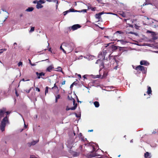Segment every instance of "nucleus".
<instances>
[{"label":"nucleus","mask_w":158,"mask_h":158,"mask_svg":"<svg viewBox=\"0 0 158 158\" xmlns=\"http://www.w3.org/2000/svg\"><path fill=\"white\" fill-rule=\"evenodd\" d=\"M62 45L65 46V49L68 53L72 52L75 47L74 44L72 42L64 43Z\"/></svg>","instance_id":"nucleus-1"},{"label":"nucleus","mask_w":158,"mask_h":158,"mask_svg":"<svg viewBox=\"0 0 158 158\" xmlns=\"http://www.w3.org/2000/svg\"><path fill=\"white\" fill-rule=\"evenodd\" d=\"M8 123H9L8 117L7 116H6L2 119L0 124V128L2 131H3L5 130V128L6 124Z\"/></svg>","instance_id":"nucleus-2"},{"label":"nucleus","mask_w":158,"mask_h":158,"mask_svg":"<svg viewBox=\"0 0 158 158\" xmlns=\"http://www.w3.org/2000/svg\"><path fill=\"white\" fill-rule=\"evenodd\" d=\"M108 46H109L108 47V48L109 49L108 50H107V52H108V56L109 59H110V56L111 55L110 52L113 51L114 50H115L117 49V46L114 45L112 44L111 43H109L107 44V46H106L107 47Z\"/></svg>","instance_id":"nucleus-3"},{"label":"nucleus","mask_w":158,"mask_h":158,"mask_svg":"<svg viewBox=\"0 0 158 158\" xmlns=\"http://www.w3.org/2000/svg\"><path fill=\"white\" fill-rule=\"evenodd\" d=\"M108 54V52H107L106 50H104L103 51V52H101L99 54L98 56V57L99 58V60H101L102 61L104 60V61L107 60V58H106L105 59V56L107 54Z\"/></svg>","instance_id":"nucleus-4"},{"label":"nucleus","mask_w":158,"mask_h":158,"mask_svg":"<svg viewBox=\"0 0 158 158\" xmlns=\"http://www.w3.org/2000/svg\"><path fill=\"white\" fill-rule=\"evenodd\" d=\"M6 111V109L5 108H3L2 109L0 110V120L4 116V114L5 113H6V116L8 117V116L7 115L10 114L11 112L8 111Z\"/></svg>","instance_id":"nucleus-5"},{"label":"nucleus","mask_w":158,"mask_h":158,"mask_svg":"<svg viewBox=\"0 0 158 158\" xmlns=\"http://www.w3.org/2000/svg\"><path fill=\"white\" fill-rule=\"evenodd\" d=\"M135 69L137 71H141L143 73H146V68L141 65H138L135 68Z\"/></svg>","instance_id":"nucleus-6"},{"label":"nucleus","mask_w":158,"mask_h":158,"mask_svg":"<svg viewBox=\"0 0 158 158\" xmlns=\"http://www.w3.org/2000/svg\"><path fill=\"white\" fill-rule=\"evenodd\" d=\"M110 61H108V60L106 61H104V62H102L100 64V70L99 71H101V70L103 69L104 67V65L105 64V66L106 67H109V63Z\"/></svg>","instance_id":"nucleus-7"},{"label":"nucleus","mask_w":158,"mask_h":158,"mask_svg":"<svg viewBox=\"0 0 158 158\" xmlns=\"http://www.w3.org/2000/svg\"><path fill=\"white\" fill-rule=\"evenodd\" d=\"M81 27V26L79 24H75L73 25L72 27H68L69 30H72L73 31H74L77 29L78 28Z\"/></svg>","instance_id":"nucleus-8"},{"label":"nucleus","mask_w":158,"mask_h":158,"mask_svg":"<svg viewBox=\"0 0 158 158\" xmlns=\"http://www.w3.org/2000/svg\"><path fill=\"white\" fill-rule=\"evenodd\" d=\"M36 75L37 76V78L38 79H40L41 78L44 79L42 77V76H44L45 75V73L43 72H41L40 73H39L38 72H36Z\"/></svg>","instance_id":"nucleus-9"},{"label":"nucleus","mask_w":158,"mask_h":158,"mask_svg":"<svg viewBox=\"0 0 158 158\" xmlns=\"http://www.w3.org/2000/svg\"><path fill=\"white\" fill-rule=\"evenodd\" d=\"M140 63L141 65H144L145 66H148L149 64V63L147 61L144 60L141 61Z\"/></svg>","instance_id":"nucleus-10"},{"label":"nucleus","mask_w":158,"mask_h":158,"mask_svg":"<svg viewBox=\"0 0 158 158\" xmlns=\"http://www.w3.org/2000/svg\"><path fill=\"white\" fill-rule=\"evenodd\" d=\"M74 106L71 107V108H68V107H67L66 109V110H74L76 109L77 106V103H76V104L73 105Z\"/></svg>","instance_id":"nucleus-11"},{"label":"nucleus","mask_w":158,"mask_h":158,"mask_svg":"<svg viewBox=\"0 0 158 158\" xmlns=\"http://www.w3.org/2000/svg\"><path fill=\"white\" fill-rule=\"evenodd\" d=\"M104 14L103 12H102L98 14H96L95 15V18L99 19L101 18V15Z\"/></svg>","instance_id":"nucleus-12"},{"label":"nucleus","mask_w":158,"mask_h":158,"mask_svg":"<svg viewBox=\"0 0 158 158\" xmlns=\"http://www.w3.org/2000/svg\"><path fill=\"white\" fill-rule=\"evenodd\" d=\"M54 68L53 65H51L48 67L46 69V72H50Z\"/></svg>","instance_id":"nucleus-13"},{"label":"nucleus","mask_w":158,"mask_h":158,"mask_svg":"<svg viewBox=\"0 0 158 158\" xmlns=\"http://www.w3.org/2000/svg\"><path fill=\"white\" fill-rule=\"evenodd\" d=\"M68 98L69 100H70L73 102V105L76 104V103H75V99L73 98H72L71 96H68Z\"/></svg>","instance_id":"nucleus-14"},{"label":"nucleus","mask_w":158,"mask_h":158,"mask_svg":"<svg viewBox=\"0 0 158 158\" xmlns=\"http://www.w3.org/2000/svg\"><path fill=\"white\" fill-rule=\"evenodd\" d=\"M145 158H151L150 154L148 152H146L144 154Z\"/></svg>","instance_id":"nucleus-15"},{"label":"nucleus","mask_w":158,"mask_h":158,"mask_svg":"<svg viewBox=\"0 0 158 158\" xmlns=\"http://www.w3.org/2000/svg\"><path fill=\"white\" fill-rule=\"evenodd\" d=\"M152 90L151 87L150 86H148V90L147 91V94L149 95L150 94H151L152 93Z\"/></svg>","instance_id":"nucleus-16"},{"label":"nucleus","mask_w":158,"mask_h":158,"mask_svg":"<svg viewBox=\"0 0 158 158\" xmlns=\"http://www.w3.org/2000/svg\"><path fill=\"white\" fill-rule=\"evenodd\" d=\"M43 7V6L41 5V3H39V2H38L37 3V5H36V7L37 9H39L40 8H42Z\"/></svg>","instance_id":"nucleus-17"},{"label":"nucleus","mask_w":158,"mask_h":158,"mask_svg":"<svg viewBox=\"0 0 158 158\" xmlns=\"http://www.w3.org/2000/svg\"><path fill=\"white\" fill-rule=\"evenodd\" d=\"M97 156H98V155L96 153H93V152H92L90 153V155H89V156L90 158L94 157Z\"/></svg>","instance_id":"nucleus-18"},{"label":"nucleus","mask_w":158,"mask_h":158,"mask_svg":"<svg viewBox=\"0 0 158 158\" xmlns=\"http://www.w3.org/2000/svg\"><path fill=\"white\" fill-rule=\"evenodd\" d=\"M69 11L70 12H81V11H78V10H76L73 8H71L69 10Z\"/></svg>","instance_id":"nucleus-19"},{"label":"nucleus","mask_w":158,"mask_h":158,"mask_svg":"<svg viewBox=\"0 0 158 158\" xmlns=\"http://www.w3.org/2000/svg\"><path fill=\"white\" fill-rule=\"evenodd\" d=\"M80 153L79 152H73V156L76 157L78 156L79 155Z\"/></svg>","instance_id":"nucleus-20"},{"label":"nucleus","mask_w":158,"mask_h":158,"mask_svg":"<svg viewBox=\"0 0 158 158\" xmlns=\"http://www.w3.org/2000/svg\"><path fill=\"white\" fill-rule=\"evenodd\" d=\"M107 73H108V72L107 71H104V72H103V75L102 76V78H105L107 76Z\"/></svg>","instance_id":"nucleus-21"},{"label":"nucleus","mask_w":158,"mask_h":158,"mask_svg":"<svg viewBox=\"0 0 158 158\" xmlns=\"http://www.w3.org/2000/svg\"><path fill=\"white\" fill-rule=\"evenodd\" d=\"M34 10V8L32 7H28L26 11L27 12H31L33 11Z\"/></svg>","instance_id":"nucleus-22"},{"label":"nucleus","mask_w":158,"mask_h":158,"mask_svg":"<svg viewBox=\"0 0 158 158\" xmlns=\"http://www.w3.org/2000/svg\"><path fill=\"white\" fill-rule=\"evenodd\" d=\"M117 41H119L120 43L123 44H125L127 43L126 42L123 40H118Z\"/></svg>","instance_id":"nucleus-23"},{"label":"nucleus","mask_w":158,"mask_h":158,"mask_svg":"<svg viewBox=\"0 0 158 158\" xmlns=\"http://www.w3.org/2000/svg\"><path fill=\"white\" fill-rule=\"evenodd\" d=\"M94 104L96 107H98L99 106V104L98 102L95 101L94 102Z\"/></svg>","instance_id":"nucleus-24"},{"label":"nucleus","mask_w":158,"mask_h":158,"mask_svg":"<svg viewBox=\"0 0 158 158\" xmlns=\"http://www.w3.org/2000/svg\"><path fill=\"white\" fill-rule=\"evenodd\" d=\"M117 33H119L121 35H123V34L124 33L122 31H117L116 32L115 34H116Z\"/></svg>","instance_id":"nucleus-25"},{"label":"nucleus","mask_w":158,"mask_h":158,"mask_svg":"<svg viewBox=\"0 0 158 158\" xmlns=\"http://www.w3.org/2000/svg\"><path fill=\"white\" fill-rule=\"evenodd\" d=\"M49 89V88L47 86L46 87L45 90V95L46 94L48 93V89Z\"/></svg>","instance_id":"nucleus-26"},{"label":"nucleus","mask_w":158,"mask_h":158,"mask_svg":"<svg viewBox=\"0 0 158 158\" xmlns=\"http://www.w3.org/2000/svg\"><path fill=\"white\" fill-rule=\"evenodd\" d=\"M35 27H32L31 28L30 30L29 31L30 32H31L34 31Z\"/></svg>","instance_id":"nucleus-27"},{"label":"nucleus","mask_w":158,"mask_h":158,"mask_svg":"<svg viewBox=\"0 0 158 158\" xmlns=\"http://www.w3.org/2000/svg\"><path fill=\"white\" fill-rule=\"evenodd\" d=\"M37 142V141H33L31 142V145H35Z\"/></svg>","instance_id":"nucleus-28"},{"label":"nucleus","mask_w":158,"mask_h":158,"mask_svg":"<svg viewBox=\"0 0 158 158\" xmlns=\"http://www.w3.org/2000/svg\"><path fill=\"white\" fill-rule=\"evenodd\" d=\"M147 33H152V35H154L155 34V32H152V31H148V30L147 31Z\"/></svg>","instance_id":"nucleus-29"},{"label":"nucleus","mask_w":158,"mask_h":158,"mask_svg":"<svg viewBox=\"0 0 158 158\" xmlns=\"http://www.w3.org/2000/svg\"><path fill=\"white\" fill-rule=\"evenodd\" d=\"M47 1L48 2H56V0H47Z\"/></svg>","instance_id":"nucleus-30"},{"label":"nucleus","mask_w":158,"mask_h":158,"mask_svg":"<svg viewBox=\"0 0 158 158\" xmlns=\"http://www.w3.org/2000/svg\"><path fill=\"white\" fill-rule=\"evenodd\" d=\"M38 2H39V3H45V2L44 1L42 0H40L38 1Z\"/></svg>","instance_id":"nucleus-31"},{"label":"nucleus","mask_w":158,"mask_h":158,"mask_svg":"<svg viewBox=\"0 0 158 158\" xmlns=\"http://www.w3.org/2000/svg\"><path fill=\"white\" fill-rule=\"evenodd\" d=\"M58 69L57 70V71H59V72H62V69L61 68V67H59Z\"/></svg>","instance_id":"nucleus-32"},{"label":"nucleus","mask_w":158,"mask_h":158,"mask_svg":"<svg viewBox=\"0 0 158 158\" xmlns=\"http://www.w3.org/2000/svg\"><path fill=\"white\" fill-rule=\"evenodd\" d=\"M60 49L62 50L64 53H66V51L62 48L61 45L60 46Z\"/></svg>","instance_id":"nucleus-33"},{"label":"nucleus","mask_w":158,"mask_h":158,"mask_svg":"<svg viewBox=\"0 0 158 158\" xmlns=\"http://www.w3.org/2000/svg\"><path fill=\"white\" fill-rule=\"evenodd\" d=\"M87 10L86 9H83L81 10H78V11H81V12H83L84 13L86 12Z\"/></svg>","instance_id":"nucleus-34"},{"label":"nucleus","mask_w":158,"mask_h":158,"mask_svg":"<svg viewBox=\"0 0 158 158\" xmlns=\"http://www.w3.org/2000/svg\"><path fill=\"white\" fill-rule=\"evenodd\" d=\"M31 88L29 89L28 90H26V92L27 93H29L30 91H31Z\"/></svg>","instance_id":"nucleus-35"},{"label":"nucleus","mask_w":158,"mask_h":158,"mask_svg":"<svg viewBox=\"0 0 158 158\" xmlns=\"http://www.w3.org/2000/svg\"><path fill=\"white\" fill-rule=\"evenodd\" d=\"M22 65V62H19L18 64V65L19 66L20 65Z\"/></svg>","instance_id":"nucleus-36"},{"label":"nucleus","mask_w":158,"mask_h":158,"mask_svg":"<svg viewBox=\"0 0 158 158\" xmlns=\"http://www.w3.org/2000/svg\"><path fill=\"white\" fill-rule=\"evenodd\" d=\"M96 8L95 7H92L91 10L92 11H94L96 10Z\"/></svg>","instance_id":"nucleus-37"},{"label":"nucleus","mask_w":158,"mask_h":158,"mask_svg":"<svg viewBox=\"0 0 158 158\" xmlns=\"http://www.w3.org/2000/svg\"><path fill=\"white\" fill-rule=\"evenodd\" d=\"M100 62H101V60H98L96 62V64H98V63H99Z\"/></svg>","instance_id":"nucleus-38"},{"label":"nucleus","mask_w":158,"mask_h":158,"mask_svg":"<svg viewBox=\"0 0 158 158\" xmlns=\"http://www.w3.org/2000/svg\"><path fill=\"white\" fill-rule=\"evenodd\" d=\"M76 116V117L77 118H80V117L81 114H77L75 113Z\"/></svg>","instance_id":"nucleus-39"},{"label":"nucleus","mask_w":158,"mask_h":158,"mask_svg":"<svg viewBox=\"0 0 158 158\" xmlns=\"http://www.w3.org/2000/svg\"><path fill=\"white\" fill-rule=\"evenodd\" d=\"M60 98V95H58L56 97V98L57 99H58Z\"/></svg>","instance_id":"nucleus-40"},{"label":"nucleus","mask_w":158,"mask_h":158,"mask_svg":"<svg viewBox=\"0 0 158 158\" xmlns=\"http://www.w3.org/2000/svg\"><path fill=\"white\" fill-rule=\"evenodd\" d=\"M28 146L29 147H31L32 145H31V143H27Z\"/></svg>","instance_id":"nucleus-41"},{"label":"nucleus","mask_w":158,"mask_h":158,"mask_svg":"<svg viewBox=\"0 0 158 158\" xmlns=\"http://www.w3.org/2000/svg\"><path fill=\"white\" fill-rule=\"evenodd\" d=\"M56 8H57L58 6V1L56 0Z\"/></svg>","instance_id":"nucleus-42"},{"label":"nucleus","mask_w":158,"mask_h":158,"mask_svg":"<svg viewBox=\"0 0 158 158\" xmlns=\"http://www.w3.org/2000/svg\"><path fill=\"white\" fill-rule=\"evenodd\" d=\"M81 138L82 140L83 141H85V140H86V138L84 139V137H81Z\"/></svg>","instance_id":"nucleus-43"},{"label":"nucleus","mask_w":158,"mask_h":158,"mask_svg":"<svg viewBox=\"0 0 158 158\" xmlns=\"http://www.w3.org/2000/svg\"><path fill=\"white\" fill-rule=\"evenodd\" d=\"M92 7L91 6H88V9H91Z\"/></svg>","instance_id":"nucleus-44"},{"label":"nucleus","mask_w":158,"mask_h":158,"mask_svg":"<svg viewBox=\"0 0 158 158\" xmlns=\"http://www.w3.org/2000/svg\"><path fill=\"white\" fill-rule=\"evenodd\" d=\"M35 89H36V90L38 91V92H40V89L39 88H36Z\"/></svg>","instance_id":"nucleus-45"},{"label":"nucleus","mask_w":158,"mask_h":158,"mask_svg":"<svg viewBox=\"0 0 158 158\" xmlns=\"http://www.w3.org/2000/svg\"><path fill=\"white\" fill-rule=\"evenodd\" d=\"M78 77L79 78V79L80 80V79L81 78V75H80V74H78Z\"/></svg>","instance_id":"nucleus-46"},{"label":"nucleus","mask_w":158,"mask_h":158,"mask_svg":"<svg viewBox=\"0 0 158 158\" xmlns=\"http://www.w3.org/2000/svg\"><path fill=\"white\" fill-rule=\"evenodd\" d=\"M38 2V1H36V0H35V1H33V3H35V4L36 3H37V2Z\"/></svg>","instance_id":"nucleus-47"},{"label":"nucleus","mask_w":158,"mask_h":158,"mask_svg":"<svg viewBox=\"0 0 158 158\" xmlns=\"http://www.w3.org/2000/svg\"><path fill=\"white\" fill-rule=\"evenodd\" d=\"M153 20H154V21H156V22H158V21H157V20H155L154 19H152V20L151 21V22H152V23H154Z\"/></svg>","instance_id":"nucleus-48"},{"label":"nucleus","mask_w":158,"mask_h":158,"mask_svg":"<svg viewBox=\"0 0 158 158\" xmlns=\"http://www.w3.org/2000/svg\"><path fill=\"white\" fill-rule=\"evenodd\" d=\"M65 81H63L62 82V85H64V84H65Z\"/></svg>","instance_id":"nucleus-49"},{"label":"nucleus","mask_w":158,"mask_h":158,"mask_svg":"<svg viewBox=\"0 0 158 158\" xmlns=\"http://www.w3.org/2000/svg\"><path fill=\"white\" fill-rule=\"evenodd\" d=\"M73 85H76L77 84V83L76 82H74L73 83Z\"/></svg>","instance_id":"nucleus-50"},{"label":"nucleus","mask_w":158,"mask_h":158,"mask_svg":"<svg viewBox=\"0 0 158 158\" xmlns=\"http://www.w3.org/2000/svg\"><path fill=\"white\" fill-rule=\"evenodd\" d=\"M87 76V75H84V76H83V77H84V79H86V76Z\"/></svg>","instance_id":"nucleus-51"},{"label":"nucleus","mask_w":158,"mask_h":158,"mask_svg":"<svg viewBox=\"0 0 158 158\" xmlns=\"http://www.w3.org/2000/svg\"><path fill=\"white\" fill-rule=\"evenodd\" d=\"M97 1L98 2L102 3V0H97Z\"/></svg>","instance_id":"nucleus-52"},{"label":"nucleus","mask_w":158,"mask_h":158,"mask_svg":"<svg viewBox=\"0 0 158 158\" xmlns=\"http://www.w3.org/2000/svg\"><path fill=\"white\" fill-rule=\"evenodd\" d=\"M93 152L95 151V148L94 147V146H93Z\"/></svg>","instance_id":"nucleus-53"},{"label":"nucleus","mask_w":158,"mask_h":158,"mask_svg":"<svg viewBox=\"0 0 158 158\" xmlns=\"http://www.w3.org/2000/svg\"><path fill=\"white\" fill-rule=\"evenodd\" d=\"M73 84H72V85H71L70 86V88H72L73 87Z\"/></svg>","instance_id":"nucleus-54"},{"label":"nucleus","mask_w":158,"mask_h":158,"mask_svg":"<svg viewBox=\"0 0 158 158\" xmlns=\"http://www.w3.org/2000/svg\"><path fill=\"white\" fill-rule=\"evenodd\" d=\"M112 60H113L114 62L115 61L116 63L117 62V61L114 58H113Z\"/></svg>","instance_id":"nucleus-55"},{"label":"nucleus","mask_w":158,"mask_h":158,"mask_svg":"<svg viewBox=\"0 0 158 158\" xmlns=\"http://www.w3.org/2000/svg\"><path fill=\"white\" fill-rule=\"evenodd\" d=\"M65 12L67 14L68 13L70 12L69 11V10H67L66 11H65Z\"/></svg>","instance_id":"nucleus-56"},{"label":"nucleus","mask_w":158,"mask_h":158,"mask_svg":"<svg viewBox=\"0 0 158 158\" xmlns=\"http://www.w3.org/2000/svg\"><path fill=\"white\" fill-rule=\"evenodd\" d=\"M29 62H30V63L31 64L32 66H33L34 65L32 64L31 63V60H30V59H29Z\"/></svg>","instance_id":"nucleus-57"},{"label":"nucleus","mask_w":158,"mask_h":158,"mask_svg":"<svg viewBox=\"0 0 158 158\" xmlns=\"http://www.w3.org/2000/svg\"><path fill=\"white\" fill-rule=\"evenodd\" d=\"M15 93H16V95L17 96H18V94L17 91H15Z\"/></svg>","instance_id":"nucleus-58"},{"label":"nucleus","mask_w":158,"mask_h":158,"mask_svg":"<svg viewBox=\"0 0 158 158\" xmlns=\"http://www.w3.org/2000/svg\"><path fill=\"white\" fill-rule=\"evenodd\" d=\"M64 15H65L67 14L65 12V11L64 12Z\"/></svg>","instance_id":"nucleus-59"},{"label":"nucleus","mask_w":158,"mask_h":158,"mask_svg":"<svg viewBox=\"0 0 158 158\" xmlns=\"http://www.w3.org/2000/svg\"><path fill=\"white\" fill-rule=\"evenodd\" d=\"M93 131V130H88V132H92V131Z\"/></svg>","instance_id":"nucleus-60"},{"label":"nucleus","mask_w":158,"mask_h":158,"mask_svg":"<svg viewBox=\"0 0 158 158\" xmlns=\"http://www.w3.org/2000/svg\"><path fill=\"white\" fill-rule=\"evenodd\" d=\"M51 49V48H49L48 49V51H50V52H52Z\"/></svg>","instance_id":"nucleus-61"},{"label":"nucleus","mask_w":158,"mask_h":158,"mask_svg":"<svg viewBox=\"0 0 158 158\" xmlns=\"http://www.w3.org/2000/svg\"><path fill=\"white\" fill-rule=\"evenodd\" d=\"M57 100H58V99H57L56 98V99H55V102H57V101H58Z\"/></svg>","instance_id":"nucleus-62"},{"label":"nucleus","mask_w":158,"mask_h":158,"mask_svg":"<svg viewBox=\"0 0 158 158\" xmlns=\"http://www.w3.org/2000/svg\"><path fill=\"white\" fill-rule=\"evenodd\" d=\"M117 66H116L114 68V69H117Z\"/></svg>","instance_id":"nucleus-63"},{"label":"nucleus","mask_w":158,"mask_h":158,"mask_svg":"<svg viewBox=\"0 0 158 158\" xmlns=\"http://www.w3.org/2000/svg\"><path fill=\"white\" fill-rule=\"evenodd\" d=\"M129 33L132 34H134V32H130Z\"/></svg>","instance_id":"nucleus-64"}]
</instances>
